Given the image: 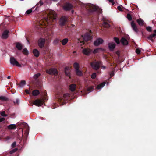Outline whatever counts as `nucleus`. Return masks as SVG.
Segmentation results:
<instances>
[{"label": "nucleus", "instance_id": "30", "mask_svg": "<svg viewBox=\"0 0 156 156\" xmlns=\"http://www.w3.org/2000/svg\"><path fill=\"white\" fill-rule=\"evenodd\" d=\"M73 66L75 69V71L77 69H79V64L78 63L75 62L73 64Z\"/></svg>", "mask_w": 156, "mask_h": 156}, {"label": "nucleus", "instance_id": "50", "mask_svg": "<svg viewBox=\"0 0 156 156\" xmlns=\"http://www.w3.org/2000/svg\"><path fill=\"white\" fill-rule=\"evenodd\" d=\"M5 120V118H0V122H3Z\"/></svg>", "mask_w": 156, "mask_h": 156}, {"label": "nucleus", "instance_id": "4", "mask_svg": "<svg viewBox=\"0 0 156 156\" xmlns=\"http://www.w3.org/2000/svg\"><path fill=\"white\" fill-rule=\"evenodd\" d=\"M46 72L49 74H53L55 75H57L58 74L57 69L55 68H51L49 69H47L46 70Z\"/></svg>", "mask_w": 156, "mask_h": 156}, {"label": "nucleus", "instance_id": "44", "mask_svg": "<svg viewBox=\"0 0 156 156\" xmlns=\"http://www.w3.org/2000/svg\"><path fill=\"white\" fill-rule=\"evenodd\" d=\"M114 69H113L112 70V71L110 73V76L111 77H112L114 75Z\"/></svg>", "mask_w": 156, "mask_h": 156}, {"label": "nucleus", "instance_id": "20", "mask_svg": "<svg viewBox=\"0 0 156 156\" xmlns=\"http://www.w3.org/2000/svg\"><path fill=\"white\" fill-rule=\"evenodd\" d=\"M33 52L34 56L36 57H38L39 56L40 54L39 51L37 49H34Z\"/></svg>", "mask_w": 156, "mask_h": 156}, {"label": "nucleus", "instance_id": "35", "mask_svg": "<svg viewBox=\"0 0 156 156\" xmlns=\"http://www.w3.org/2000/svg\"><path fill=\"white\" fill-rule=\"evenodd\" d=\"M34 8V7L32 8L31 9L27 10L26 12V13L27 15L30 14L32 12V10Z\"/></svg>", "mask_w": 156, "mask_h": 156}, {"label": "nucleus", "instance_id": "47", "mask_svg": "<svg viewBox=\"0 0 156 156\" xmlns=\"http://www.w3.org/2000/svg\"><path fill=\"white\" fill-rule=\"evenodd\" d=\"M136 52L137 54H139L140 53V50L139 49H136Z\"/></svg>", "mask_w": 156, "mask_h": 156}, {"label": "nucleus", "instance_id": "27", "mask_svg": "<svg viewBox=\"0 0 156 156\" xmlns=\"http://www.w3.org/2000/svg\"><path fill=\"white\" fill-rule=\"evenodd\" d=\"M105 82H103L100 84H99L97 86V88L98 89H100L101 88H102L105 85Z\"/></svg>", "mask_w": 156, "mask_h": 156}, {"label": "nucleus", "instance_id": "55", "mask_svg": "<svg viewBox=\"0 0 156 156\" xmlns=\"http://www.w3.org/2000/svg\"><path fill=\"white\" fill-rule=\"evenodd\" d=\"M10 78H11V76H9L7 77V78L8 79H10Z\"/></svg>", "mask_w": 156, "mask_h": 156}, {"label": "nucleus", "instance_id": "57", "mask_svg": "<svg viewBox=\"0 0 156 156\" xmlns=\"http://www.w3.org/2000/svg\"><path fill=\"white\" fill-rule=\"evenodd\" d=\"M76 52V51H73V53H75Z\"/></svg>", "mask_w": 156, "mask_h": 156}, {"label": "nucleus", "instance_id": "51", "mask_svg": "<svg viewBox=\"0 0 156 156\" xmlns=\"http://www.w3.org/2000/svg\"><path fill=\"white\" fill-rule=\"evenodd\" d=\"M109 1L112 3V5H114L115 4V2H114V0H108Z\"/></svg>", "mask_w": 156, "mask_h": 156}, {"label": "nucleus", "instance_id": "48", "mask_svg": "<svg viewBox=\"0 0 156 156\" xmlns=\"http://www.w3.org/2000/svg\"><path fill=\"white\" fill-rule=\"evenodd\" d=\"M117 9H118L119 10V11H122V7L120 6H118V7H117Z\"/></svg>", "mask_w": 156, "mask_h": 156}, {"label": "nucleus", "instance_id": "39", "mask_svg": "<svg viewBox=\"0 0 156 156\" xmlns=\"http://www.w3.org/2000/svg\"><path fill=\"white\" fill-rule=\"evenodd\" d=\"M126 17L129 21H130L132 20V16L130 14H127Z\"/></svg>", "mask_w": 156, "mask_h": 156}, {"label": "nucleus", "instance_id": "5", "mask_svg": "<svg viewBox=\"0 0 156 156\" xmlns=\"http://www.w3.org/2000/svg\"><path fill=\"white\" fill-rule=\"evenodd\" d=\"M45 40L44 38H40L37 41L38 45L40 48H42L45 44Z\"/></svg>", "mask_w": 156, "mask_h": 156}, {"label": "nucleus", "instance_id": "28", "mask_svg": "<svg viewBox=\"0 0 156 156\" xmlns=\"http://www.w3.org/2000/svg\"><path fill=\"white\" fill-rule=\"evenodd\" d=\"M0 100L2 101H8V98L4 96H0Z\"/></svg>", "mask_w": 156, "mask_h": 156}, {"label": "nucleus", "instance_id": "23", "mask_svg": "<svg viewBox=\"0 0 156 156\" xmlns=\"http://www.w3.org/2000/svg\"><path fill=\"white\" fill-rule=\"evenodd\" d=\"M16 47L19 50H21L23 48V46L22 44L19 42L16 43Z\"/></svg>", "mask_w": 156, "mask_h": 156}, {"label": "nucleus", "instance_id": "41", "mask_svg": "<svg viewBox=\"0 0 156 156\" xmlns=\"http://www.w3.org/2000/svg\"><path fill=\"white\" fill-rule=\"evenodd\" d=\"M1 115L3 117H6L7 116V115L6 114L5 111L1 112L0 113Z\"/></svg>", "mask_w": 156, "mask_h": 156}, {"label": "nucleus", "instance_id": "14", "mask_svg": "<svg viewBox=\"0 0 156 156\" xmlns=\"http://www.w3.org/2000/svg\"><path fill=\"white\" fill-rule=\"evenodd\" d=\"M9 31L7 30L4 31L2 34V38L3 39H7L9 36Z\"/></svg>", "mask_w": 156, "mask_h": 156}, {"label": "nucleus", "instance_id": "7", "mask_svg": "<svg viewBox=\"0 0 156 156\" xmlns=\"http://www.w3.org/2000/svg\"><path fill=\"white\" fill-rule=\"evenodd\" d=\"M70 97V94L69 93H66L64 94L63 96H62L61 97H58L59 100L60 101H65L67 100Z\"/></svg>", "mask_w": 156, "mask_h": 156}, {"label": "nucleus", "instance_id": "3", "mask_svg": "<svg viewBox=\"0 0 156 156\" xmlns=\"http://www.w3.org/2000/svg\"><path fill=\"white\" fill-rule=\"evenodd\" d=\"M102 62L101 61L94 62L91 64L92 68L95 70H98L100 67V65H101Z\"/></svg>", "mask_w": 156, "mask_h": 156}, {"label": "nucleus", "instance_id": "32", "mask_svg": "<svg viewBox=\"0 0 156 156\" xmlns=\"http://www.w3.org/2000/svg\"><path fill=\"white\" fill-rule=\"evenodd\" d=\"M25 127H26V129L25 131V132L27 134H28L29 133V127L27 124L26 125Z\"/></svg>", "mask_w": 156, "mask_h": 156}, {"label": "nucleus", "instance_id": "19", "mask_svg": "<svg viewBox=\"0 0 156 156\" xmlns=\"http://www.w3.org/2000/svg\"><path fill=\"white\" fill-rule=\"evenodd\" d=\"M65 73L67 76H69L70 75V69L69 67H66L65 69Z\"/></svg>", "mask_w": 156, "mask_h": 156}, {"label": "nucleus", "instance_id": "2", "mask_svg": "<svg viewBox=\"0 0 156 156\" xmlns=\"http://www.w3.org/2000/svg\"><path fill=\"white\" fill-rule=\"evenodd\" d=\"M92 33L91 30H90L89 33H86L84 35L83 39V44H84V42L85 41L87 42L88 41L92 39V37L91 35V34Z\"/></svg>", "mask_w": 156, "mask_h": 156}, {"label": "nucleus", "instance_id": "26", "mask_svg": "<svg viewBox=\"0 0 156 156\" xmlns=\"http://www.w3.org/2000/svg\"><path fill=\"white\" fill-rule=\"evenodd\" d=\"M40 92L39 90H35L32 92V94L34 96H36L39 94Z\"/></svg>", "mask_w": 156, "mask_h": 156}, {"label": "nucleus", "instance_id": "10", "mask_svg": "<svg viewBox=\"0 0 156 156\" xmlns=\"http://www.w3.org/2000/svg\"><path fill=\"white\" fill-rule=\"evenodd\" d=\"M67 21V18L66 16H62L60 20V25L62 26H64Z\"/></svg>", "mask_w": 156, "mask_h": 156}, {"label": "nucleus", "instance_id": "12", "mask_svg": "<svg viewBox=\"0 0 156 156\" xmlns=\"http://www.w3.org/2000/svg\"><path fill=\"white\" fill-rule=\"evenodd\" d=\"M103 42V40L102 39L98 38L94 41V45L95 46H98L102 44Z\"/></svg>", "mask_w": 156, "mask_h": 156}, {"label": "nucleus", "instance_id": "8", "mask_svg": "<svg viewBox=\"0 0 156 156\" xmlns=\"http://www.w3.org/2000/svg\"><path fill=\"white\" fill-rule=\"evenodd\" d=\"M73 7L72 4L69 2H66L63 6V8L65 10L69 11Z\"/></svg>", "mask_w": 156, "mask_h": 156}, {"label": "nucleus", "instance_id": "9", "mask_svg": "<svg viewBox=\"0 0 156 156\" xmlns=\"http://www.w3.org/2000/svg\"><path fill=\"white\" fill-rule=\"evenodd\" d=\"M44 103L43 100L40 99H37L33 102V104L37 106H41Z\"/></svg>", "mask_w": 156, "mask_h": 156}, {"label": "nucleus", "instance_id": "56", "mask_svg": "<svg viewBox=\"0 0 156 156\" xmlns=\"http://www.w3.org/2000/svg\"><path fill=\"white\" fill-rule=\"evenodd\" d=\"M94 9L95 10H96L97 9L96 8V7H95L94 8Z\"/></svg>", "mask_w": 156, "mask_h": 156}, {"label": "nucleus", "instance_id": "21", "mask_svg": "<svg viewBox=\"0 0 156 156\" xmlns=\"http://www.w3.org/2000/svg\"><path fill=\"white\" fill-rule=\"evenodd\" d=\"M136 21L140 26H142L144 25V22L140 18L137 20Z\"/></svg>", "mask_w": 156, "mask_h": 156}, {"label": "nucleus", "instance_id": "31", "mask_svg": "<svg viewBox=\"0 0 156 156\" xmlns=\"http://www.w3.org/2000/svg\"><path fill=\"white\" fill-rule=\"evenodd\" d=\"M102 25L105 28H108L110 27V25L107 22L104 21Z\"/></svg>", "mask_w": 156, "mask_h": 156}, {"label": "nucleus", "instance_id": "45", "mask_svg": "<svg viewBox=\"0 0 156 156\" xmlns=\"http://www.w3.org/2000/svg\"><path fill=\"white\" fill-rule=\"evenodd\" d=\"M146 29L149 32H151L152 30L150 26L147 27Z\"/></svg>", "mask_w": 156, "mask_h": 156}, {"label": "nucleus", "instance_id": "1", "mask_svg": "<svg viewBox=\"0 0 156 156\" xmlns=\"http://www.w3.org/2000/svg\"><path fill=\"white\" fill-rule=\"evenodd\" d=\"M56 14L54 11H50L47 17H45L43 20H41L37 23L36 28L38 30L42 32L43 30L42 26L50 25L51 22L55 20L56 19Z\"/></svg>", "mask_w": 156, "mask_h": 156}, {"label": "nucleus", "instance_id": "34", "mask_svg": "<svg viewBox=\"0 0 156 156\" xmlns=\"http://www.w3.org/2000/svg\"><path fill=\"white\" fill-rule=\"evenodd\" d=\"M26 84V81L24 80H22L20 82V83L19 84V86L20 87H22L24 85Z\"/></svg>", "mask_w": 156, "mask_h": 156}, {"label": "nucleus", "instance_id": "43", "mask_svg": "<svg viewBox=\"0 0 156 156\" xmlns=\"http://www.w3.org/2000/svg\"><path fill=\"white\" fill-rule=\"evenodd\" d=\"M96 76V73H93L91 76V77L92 79H94Z\"/></svg>", "mask_w": 156, "mask_h": 156}, {"label": "nucleus", "instance_id": "37", "mask_svg": "<svg viewBox=\"0 0 156 156\" xmlns=\"http://www.w3.org/2000/svg\"><path fill=\"white\" fill-rule=\"evenodd\" d=\"M101 49H102L101 48H98L96 49H95L93 51V53L94 54H96V53H98L99 51Z\"/></svg>", "mask_w": 156, "mask_h": 156}, {"label": "nucleus", "instance_id": "11", "mask_svg": "<svg viewBox=\"0 0 156 156\" xmlns=\"http://www.w3.org/2000/svg\"><path fill=\"white\" fill-rule=\"evenodd\" d=\"M131 25L133 31L136 33H137L139 31V29L136 24H135L134 21H132L131 23Z\"/></svg>", "mask_w": 156, "mask_h": 156}, {"label": "nucleus", "instance_id": "52", "mask_svg": "<svg viewBox=\"0 0 156 156\" xmlns=\"http://www.w3.org/2000/svg\"><path fill=\"white\" fill-rule=\"evenodd\" d=\"M14 103L15 104H16V103L19 104V101L18 99H17L16 100V102H14Z\"/></svg>", "mask_w": 156, "mask_h": 156}, {"label": "nucleus", "instance_id": "15", "mask_svg": "<svg viewBox=\"0 0 156 156\" xmlns=\"http://www.w3.org/2000/svg\"><path fill=\"white\" fill-rule=\"evenodd\" d=\"M91 52V50L89 48H84L83 50V53L87 55H88Z\"/></svg>", "mask_w": 156, "mask_h": 156}, {"label": "nucleus", "instance_id": "36", "mask_svg": "<svg viewBox=\"0 0 156 156\" xmlns=\"http://www.w3.org/2000/svg\"><path fill=\"white\" fill-rule=\"evenodd\" d=\"M94 86H90L87 89V90L89 92H90L92 91V90H94Z\"/></svg>", "mask_w": 156, "mask_h": 156}, {"label": "nucleus", "instance_id": "33", "mask_svg": "<svg viewBox=\"0 0 156 156\" xmlns=\"http://www.w3.org/2000/svg\"><path fill=\"white\" fill-rule=\"evenodd\" d=\"M114 41L118 44H119L120 43V41L119 39L116 37H114Z\"/></svg>", "mask_w": 156, "mask_h": 156}, {"label": "nucleus", "instance_id": "25", "mask_svg": "<svg viewBox=\"0 0 156 156\" xmlns=\"http://www.w3.org/2000/svg\"><path fill=\"white\" fill-rule=\"evenodd\" d=\"M43 4V2L41 0H40L39 3H37L36 5V8L35 10H37L38 8L42 6Z\"/></svg>", "mask_w": 156, "mask_h": 156}, {"label": "nucleus", "instance_id": "18", "mask_svg": "<svg viewBox=\"0 0 156 156\" xmlns=\"http://www.w3.org/2000/svg\"><path fill=\"white\" fill-rule=\"evenodd\" d=\"M121 43L123 45H127L128 44L127 40L124 37H122L120 40Z\"/></svg>", "mask_w": 156, "mask_h": 156}, {"label": "nucleus", "instance_id": "42", "mask_svg": "<svg viewBox=\"0 0 156 156\" xmlns=\"http://www.w3.org/2000/svg\"><path fill=\"white\" fill-rule=\"evenodd\" d=\"M17 150V149L16 148H15L10 151L9 152V153L10 154H12L15 152Z\"/></svg>", "mask_w": 156, "mask_h": 156}, {"label": "nucleus", "instance_id": "16", "mask_svg": "<svg viewBox=\"0 0 156 156\" xmlns=\"http://www.w3.org/2000/svg\"><path fill=\"white\" fill-rule=\"evenodd\" d=\"M108 47L111 51H112L115 47V44L114 43H109L108 44Z\"/></svg>", "mask_w": 156, "mask_h": 156}, {"label": "nucleus", "instance_id": "40", "mask_svg": "<svg viewBox=\"0 0 156 156\" xmlns=\"http://www.w3.org/2000/svg\"><path fill=\"white\" fill-rule=\"evenodd\" d=\"M22 52L23 54L26 55H27L28 54V51L26 48H24L23 49V50L22 51Z\"/></svg>", "mask_w": 156, "mask_h": 156}, {"label": "nucleus", "instance_id": "22", "mask_svg": "<svg viewBox=\"0 0 156 156\" xmlns=\"http://www.w3.org/2000/svg\"><path fill=\"white\" fill-rule=\"evenodd\" d=\"M16 128V126L15 124H10L8 126V128L9 130L15 129Z\"/></svg>", "mask_w": 156, "mask_h": 156}, {"label": "nucleus", "instance_id": "17", "mask_svg": "<svg viewBox=\"0 0 156 156\" xmlns=\"http://www.w3.org/2000/svg\"><path fill=\"white\" fill-rule=\"evenodd\" d=\"M76 85L75 84H72L69 86V89L72 92L74 91L76 89Z\"/></svg>", "mask_w": 156, "mask_h": 156}, {"label": "nucleus", "instance_id": "46", "mask_svg": "<svg viewBox=\"0 0 156 156\" xmlns=\"http://www.w3.org/2000/svg\"><path fill=\"white\" fill-rule=\"evenodd\" d=\"M16 144V142H14L12 144L11 146L12 148H14L15 147Z\"/></svg>", "mask_w": 156, "mask_h": 156}, {"label": "nucleus", "instance_id": "6", "mask_svg": "<svg viewBox=\"0 0 156 156\" xmlns=\"http://www.w3.org/2000/svg\"><path fill=\"white\" fill-rule=\"evenodd\" d=\"M10 62L12 65H16L19 67H21V65L16 61L14 58L11 57L10 58Z\"/></svg>", "mask_w": 156, "mask_h": 156}, {"label": "nucleus", "instance_id": "29", "mask_svg": "<svg viewBox=\"0 0 156 156\" xmlns=\"http://www.w3.org/2000/svg\"><path fill=\"white\" fill-rule=\"evenodd\" d=\"M68 39L67 38L63 39L62 42V44L63 45H65L66 44L68 41Z\"/></svg>", "mask_w": 156, "mask_h": 156}, {"label": "nucleus", "instance_id": "38", "mask_svg": "<svg viewBox=\"0 0 156 156\" xmlns=\"http://www.w3.org/2000/svg\"><path fill=\"white\" fill-rule=\"evenodd\" d=\"M41 75V74L38 73L37 74L34 75V78L35 79H37Z\"/></svg>", "mask_w": 156, "mask_h": 156}, {"label": "nucleus", "instance_id": "54", "mask_svg": "<svg viewBox=\"0 0 156 156\" xmlns=\"http://www.w3.org/2000/svg\"><path fill=\"white\" fill-rule=\"evenodd\" d=\"M101 67L103 69H105L106 68V67L104 66H101Z\"/></svg>", "mask_w": 156, "mask_h": 156}, {"label": "nucleus", "instance_id": "53", "mask_svg": "<svg viewBox=\"0 0 156 156\" xmlns=\"http://www.w3.org/2000/svg\"><path fill=\"white\" fill-rule=\"evenodd\" d=\"M25 92L27 94H30V91L28 89H26L25 90Z\"/></svg>", "mask_w": 156, "mask_h": 156}, {"label": "nucleus", "instance_id": "49", "mask_svg": "<svg viewBox=\"0 0 156 156\" xmlns=\"http://www.w3.org/2000/svg\"><path fill=\"white\" fill-rule=\"evenodd\" d=\"M11 138V137L9 136H7L5 138V139L6 140H9Z\"/></svg>", "mask_w": 156, "mask_h": 156}, {"label": "nucleus", "instance_id": "13", "mask_svg": "<svg viewBox=\"0 0 156 156\" xmlns=\"http://www.w3.org/2000/svg\"><path fill=\"white\" fill-rule=\"evenodd\" d=\"M153 32L154 33L150 35L147 37L148 39L151 40L152 42H154V40L153 39V38L156 35V30H154Z\"/></svg>", "mask_w": 156, "mask_h": 156}, {"label": "nucleus", "instance_id": "24", "mask_svg": "<svg viewBox=\"0 0 156 156\" xmlns=\"http://www.w3.org/2000/svg\"><path fill=\"white\" fill-rule=\"evenodd\" d=\"M76 74L77 76H81L83 75V73L79 69H77L75 71Z\"/></svg>", "mask_w": 156, "mask_h": 156}]
</instances>
